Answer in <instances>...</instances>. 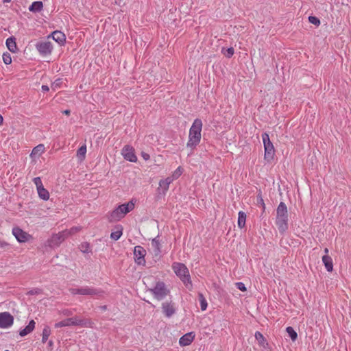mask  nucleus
<instances>
[{
  "mask_svg": "<svg viewBox=\"0 0 351 351\" xmlns=\"http://www.w3.org/2000/svg\"><path fill=\"white\" fill-rule=\"evenodd\" d=\"M35 47L42 56L50 55L53 49L51 42L47 40L36 43Z\"/></svg>",
  "mask_w": 351,
  "mask_h": 351,
  "instance_id": "9",
  "label": "nucleus"
},
{
  "mask_svg": "<svg viewBox=\"0 0 351 351\" xmlns=\"http://www.w3.org/2000/svg\"><path fill=\"white\" fill-rule=\"evenodd\" d=\"M69 291L73 295H80V288H71Z\"/></svg>",
  "mask_w": 351,
  "mask_h": 351,
  "instance_id": "42",
  "label": "nucleus"
},
{
  "mask_svg": "<svg viewBox=\"0 0 351 351\" xmlns=\"http://www.w3.org/2000/svg\"><path fill=\"white\" fill-rule=\"evenodd\" d=\"M63 113L68 115V114H70V110H65L63 111Z\"/></svg>",
  "mask_w": 351,
  "mask_h": 351,
  "instance_id": "45",
  "label": "nucleus"
},
{
  "mask_svg": "<svg viewBox=\"0 0 351 351\" xmlns=\"http://www.w3.org/2000/svg\"><path fill=\"white\" fill-rule=\"evenodd\" d=\"M45 145L43 144H39L33 148L30 154V157L32 158H38L45 152Z\"/></svg>",
  "mask_w": 351,
  "mask_h": 351,
  "instance_id": "21",
  "label": "nucleus"
},
{
  "mask_svg": "<svg viewBox=\"0 0 351 351\" xmlns=\"http://www.w3.org/2000/svg\"><path fill=\"white\" fill-rule=\"evenodd\" d=\"M5 45L8 50L12 53H15L18 51L16 38L14 36H10L6 39Z\"/></svg>",
  "mask_w": 351,
  "mask_h": 351,
  "instance_id": "22",
  "label": "nucleus"
},
{
  "mask_svg": "<svg viewBox=\"0 0 351 351\" xmlns=\"http://www.w3.org/2000/svg\"><path fill=\"white\" fill-rule=\"evenodd\" d=\"M62 82L61 79H57L52 84H51V88L53 90L56 91L58 88H60L61 84Z\"/></svg>",
  "mask_w": 351,
  "mask_h": 351,
  "instance_id": "35",
  "label": "nucleus"
},
{
  "mask_svg": "<svg viewBox=\"0 0 351 351\" xmlns=\"http://www.w3.org/2000/svg\"><path fill=\"white\" fill-rule=\"evenodd\" d=\"M68 237V232L62 230L57 234H53L48 239L47 243L50 247H56L59 246Z\"/></svg>",
  "mask_w": 351,
  "mask_h": 351,
  "instance_id": "8",
  "label": "nucleus"
},
{
  "mask_svg": "<svg viewBox=\"0 0 351 351\" xmlns=\"http://www.w3.org/2000/svg\"><path fill=\"white\" fill-rule=\"evenodd\" d=\"M104 291L92 287L85 286L80 288V295H101Z\"/></svg>",
  "mask_w": 351,
  "mask_h": 351,
  "instance_id": "15",
  "label": "nucleus"
},
{
  "mask_svg": "<svg viewBox=\"0 0 351 351\" xmlns=\"http://www.w3.org/2000/svg\"><path fill=\"white\" fill-rule=\"evenodd\" d=\"M123 228L121 225H116L110 234V239L114 241L119 240L123 234Z\"/></svg>",
  "mask_w": 351,
  "mask_h": 351,
  "instance_id": "19",
  "label": "nucleus"
},
{
  "mask_svg": "<svg viewBox=\"0 0 351 351\" xmlns=\"http://www.w3.org/2000/svg\"><path fill=\"white\" fill-rule=\"evenodd\" d=\"M182 173V169L181 167H178L173 173V179H177Z\"/></svg>",
  "mask_w": 351,
  "mask_h": 351,
  "instance_id": "39",
  "label": "nucleus"
},
{
  "mask_svg": "<svg viewBox=\"0 0 351 351\" xmlns=\"http://www.w3.org/2000/svg\"><path fill=\"white\" fill-rule=\"evenodd\" d=\"M33 182L36 186V189L44 186L40 177H36L33 179Z\"/></svg>",
  "mask_w": 351,
  "mask_h": 351,
  "instance_id": "37",
  "label": "nucleus"
},
{
  "mask_svg": "<svg viewBox=\"0 0 351 351\" xmlns=\"http://www.w3.org/2000/svg\"><path fill=\"white\" fill-rule=\"evenodd\" d=\"M324 251L325 255H328V248H325Z\"/></svg>",
  "mask_w": 351,
  "mask_h": 351,
  "instance_id": "49",
  "label": "nucleus"
},
{
  "mask_svg": "<svg viewBox=\"0 0 351 351\" xmlns=\"http://www.w3.org/2000/svg\"><path fill=\"white\" fill-rule=\"evenodd\" d=\"M149 292L154 295L157 300H162L170 293L169 289L167 287L165 283L162 281L156 282L154 287L149 289Z\"/></svg>",
  "mask_w": 351,
  "mask_h": 351,
  "instance_id": "6",
  "label": "nucleus"
},
{
  "mask_svg": "<svg viewBox=\"0 0 351 351\" xmlns=\"http://www.w3.org/2000/svg\"><path fill=\"white\" fill-rule=\"evenodd\" d=\"M121 154L126 160L132 162H136L137 161L134 149L131 145H125L121 150Z\"/></svg>",
  "mask_w": 351,
  "mask_h": 351,
  "instance_id": "13",
  "label": "nucleus"
},
{
  "mask_svg": "<svg viewBox=\"0 0 351 351\" xmlns=\"http://www.w3.org/2000/svg\"><path fill=\"white\" fill-rule=\"evenodd\" d=\"M64 314L66 315H69L71 313L70 312H69V311H66V312L64 313Z\"/></svg>",
  "mask_w": 351,
  "mask_h": 351,
  "instance_id": "51",
  "label": "nucleus"
},
{
  "mask_svg": "<svg viewBox=\"0 0 351 351\" xmlns=\"http://www.w3.org/2000/svg\"><path fill=\"white\" fill-rule=\"evenodd\" d=\"M5 351H9V350H5Z\"/></svg>",
  "mask_w": 351,
  "mask_h": 351,
  "instance_id": "54",
  "label": "nucleus"
},
{
  "mask_svg": "<svg viewBox=\"0 0 351 351\" xmlns=\"http://www.w3.org/2000/svg\"><path fill=\"white\" fill-rule=\"evenodd\" d=\"M52 345H53V341H52L51 340H50V341H49V346H52Z\"/></svg>",
  "mask_w": 351,
  "mask_h": 351,
  "instance_id": "52",
  "label": "nucleus"
},
{
  "mask_svg": "<svg viewBox=\"0 0 351 351\" xmlns=\"http://www.w3.org/2000/svg\"><path fill=\"white\" fill-rule=\"evenodd\" d=\"M162 311L165 317L170 318L176 312V308L172 301L165 302L162 304Z\"/></svg>",
  "mask_w": 351,
  "mask_h": 351,
  "instance_id": "14",
  "label": "nucleus"
},
{
  "mask_svg": "<svg viewBox=\"0 0 351 351\" xmlns=\"http://www.w3.org/2000/svg\"><path fill=\"white\" fill-rule=\"evenodd\" d=\"M288 211L285 202H280L276 209V225L281 234L288 230Z\"/></svg>",
  "mask_w": 351,
  "mask_h": 351,
  "instance_id": "3",
  "label": "nucleus"
},
{
  "mask_svg": "<svg viewBox=\"0 0 351 351\" xmlns=\"http://www.w3.org/2000/svg\"><path fill=\"white\" fill-rule=\"evenodd\" d=\"M2 58L4 64L8 65L12 63V57L9 53H3Z\"/></svg>",
  "mask_w": 351,
  "mask_h": 351,
  "instance_id": "34",
  "label": "nucleus"
},
{
  "mask_svg": "<svg viewBox=\"0 0 351 351\" xmlns=\"http://www.w3.org/2000/svg\"><path fill=\"white\" fill-rule=\"evenodd\" d=\"M37 192L39 197L41 199L47 201L49 199V193L46 189L44 188V186L38 189Z\"/></svg>",
  "mask_w": 351,
  "mask_h": 351,
  "instance_id": "27",
  "label": "nucleus"
},
{
  "mask_svg": "<svg viewBox=\"0 0 351 351\" xmlns=\"http://www.w3.org/2000/svg\"><path fill=\"white\" fill-rule=\"evenodd\" d=\"M286 331L293 341L297 339L298 334L291 326H288L286 328Z\"/></svg>",
  "mask_w": 351,
  "mask_h": 351,
  "instance_id": "31",
  "label": "nucleus"
},
{
  "mask_svg": "<svg viewBox=\"0 0 351 351\" xmlns=\"http://www.w3.org/2000/svg\"><path fill=\"white\" fill-rule=\"evenodd\" d=\"M222 52L226 57L231 58L234 55V50L232 47H229L226 49H223Z\"/></svg>",
  "mask_w": 351,
  "mask_h": 351,
  "instance_id": "33",
  "label": "nucleus"
},
{
  "mask_svg": "<svg viewBox=\"0 0 351 351\" xmlns=\"http://www.w3.org/2000/svg\"><path fill=\"white\" fill-rule=\"evenodd\" d=\"M43 8V3L42 1H34L29 7L28 10L34 13L40 12Z\"/></svg>",
  "mask_w": 351,
  "mask_h": 351,
  "instance_id": "25",
  "label": "nucleus"
},
{
  "mask_svg": "<svg viewBox=\"0 0 351 351\" xmlns=\"http://www.w3.org/2000/svg\"><path fill=\"white\" fill-rule=\"evenodd\" d=\"M41 89H42V90H43V92H47V91H49V86H47V85H43V86H41Z\"/></svg>",
  "mask_w": 351,
  "mask_h": 351,
  "instance_id": "44",
  "label": "nucleus"
},
{
  "mask_svg": "<svg viewBox=\"0 0 351 351\" xmlns=\"http://www.w3.org/2000/svg\"><path fill=\"white\" fill-rule=\"evenodd\" d=\"M49 37H51L53 40L60 45H63L66 42V36L60 31H54Z\"/></svg>",
  "mask_w": 351,
  "mask_h": 351,
  "instance_id": "17",
  "label": "nucleus"
},
{
  "mask_svg": "<svg viewBox=\"0 0 351 351\" xmlns=\"http://www.w3.org/2000/svg\"><path fill=\"white\" fill-rule=\"evenodd\" d=\"M100 308L103 311H106L107 309V306L106 305L101 306Z\"/></svg>",
  "mask_w": 351,
  "mask_h": 351,
  "instance_id": "48",
  "label": "nucleus"
},
{
  "mask_svg": "<svg viewBox=\"0 0 351 351\" xmlns=\"http://www.w3.org/2000/svg\"><path fill=\"white\" fill-rule=\"evenodd\" d=\"M173 179L168 177L164 180H161L159 182V189H162L163 192L165 193L168 191L170 184L173 182Z\"/></svg>",
  "mask_w": 351,
  "mask_h": 351,
  "instance_id": "24",
  "label": "nucleus"
},
{
  "mask_svg": "<svg viewBox=\"0 0 351 351\" xmlns=\"http://www.w3.org/2000/svg\"><path fill=\"white\" fill-rule=\"evenodd\" d=\"M38 293L37 290H32L29 291L30 294H34V293Z\"/></svg>",
  "mask_w": 351,
  "mask_h": 351,
  "instance_id": "47",
  "label": "nucleus"
},
{
  "mask_svg": "<svg viewBox=\"0 0 351 351\" xmlns=\"http://www.w3.org/2000/svg\"><path fill=\"white\" fill-rule=\"evenodd\" d=\"M86 145H83L77 151V156L80 160H84L86 158Z\"/></svg>",
  "mask_w": 351,
  "mask_h": 351,
  "instance_id": "28",
  "label": "nucleus"
},
{
  "mask_svg": "<svg viewBox=\"0 0 351 351\" xmlns=\"http://www.w3.org/2000/svg\"><path fill=\"white\" fill-rule=\"evenodd\" d=\"M51 335V330L50 328L48 326H46L42 332V342L43 343H46L49 337Z\"/></svg>",
  "mask_w": 351,
  "mask_h": 351,
  "instance_id": "29",
  "label": "nucleus"
},
{
  "mask_svg": "<svg viewBox=\"0 0 351 351\" xmlns=\"http://www.w3.org/2000/svg\"><path fill=\"white\" fill-rule=\"evenodd\" d=\"M262 202H263V207H265V203L263 202V200L261 199Z\"/></svg>",
  "mask_w": 351,
  "mask_h": 351,
  "instance_id": "53",
  "label": "nucleus"
},
{
  "mask_svg": "<svg viewBox=\"0 0 351 351\" xmlns=\"http://www.w3.org/2000/svg\"><path fill=\"white\" fill-rule=\"evenodd\" d=\"M93 324L90 319H82L78 317H73L56 323L54 326L56 328L72 326L93 328Z\"/></svg>",
  "mask_w": 351,
  "mask_h": 351,
  "instance_id": "5",
  "label": "nucleus"
},
{
  "mask_svg": "<svg viewBox=\"0 0 351 351\" xmlns=\"http://www.w3.org/2000/svg\"><path fill=\"white\" fill-rule=\"evenodd\" d=\"M135 203L136 200L132 199L127 203L119 205L108 214V221L110 222H116L121 220L128 213L134 209Z\"/></svg>",
  "mask_w": 351,
  "mask_h": 351,
  "instance_id": "2",
  "label": "nucleus"
},
{
  "mask_svg": "<svg viewBox=\"0 0 351 351\" xmlns=\"http://www.w3.org/2000/svg\"><path fill=\"white\" fill-rule=\"evenodd\" d=\"M80 250L82 253L90 252V245L88 242H83L80 245Z\"/></svg>",
  "mask_w": 351,
  "mask_h": 351,
  "instance_id": "32",
  "label": "nucleus"
},
{
  "mask_svg": "<svg viewBox=\"0 0 351 351\" xmlns=\"http://www.w3.org/2000/svg\"><path fill=\"white\" fill-rule=\"evenodd\" d=\"M12 233L19 243H25L32 239V235L19 227H14Z\"/></svg>",
  "mask_w": 351,
  "mask_h": 351,
  "instance_id": "11",
  "label": "nucleus"
},
{
  "mask_svg": "<svg viewBox=\"0 0 351 351\" xmlns=\"http://www.w3.org/2000/svg\"><path fill=\"white\" fill-rule=\"evenodd\" d=\"M36 322L34 320L32 319L29 321V324L25 326V328L21 329L19 331V335L21 337H25L27 335L31 333L34 329L35 328Z\"/></svg>",
  "mask_w": 351,
  "mask_h": 351,
  "instance_id": "20",
  "label": "nucleus"
},
{
  "mask_svg": "<svg viewBox=\"0 0 351 351\" xmlns=\"http://www.w3.org/2000/svg\"><path fill=\"white\" fill-rule=\"evenodd\" d=\"M198 298L200 303L201 310L202 311H206L208 306V303L206 298H204L202 293H199Z\"/></svg>",
  "mask_w": 351,
  "mask_h": 351,
  "instance_id": "30",
  "label": "nucleus"
},
{
  "mask_svg": "<svg viewBox=\"0 0 351 351\" xmlns=\"http://www.w3.org/2000/svg\"><path fill=\"white\" fill-rule=\"evenodd\" d=\"M146 250L141 245H136L134 248V256L135 263L138 265H145L146 261L145 256Z\"/></svg>",
  "mask_w": 351,
  "mask_h": 351,
  "instance_id": "10",
  "label": "nucleus"
},
{
  "mask_svg": "<svg viewBox=\"0 0 351 351\" xmlns=\"http://www.w3.org/2000/svg\"><path fill=\"white\" fill-rule=\"evenodd\" d=\"M237 289H239V290H241L242 291H246V287H245V285L241 282L237 283Z\"/></svg>",
  "mask_w": 351,
  "mask_h": 351,
  "instance_id": "41",
  "label": "nucleus"
},
{
  "mask_svg": "<svg viewBox=\"0 0 351 351\" xmlns=\"http://www.w3.org/2000/svg\"><path fill=\"white\" fill-rule=\"evenodd\" d=\"M141 156L145 160H148L150 158L149 154L143 152L141 153Z\"/></svg>",
  "mask_w": 351,
  "mask_h": 351,
  "instance_id": "43",
  "label": "nucleus"
},
{
  "mask_svg": "<svg viewBox=\"0 0 351 351\" xmlns=\"http://www.w3.org/2000/svg\"><path fill=\"white\" fill-rule=\"evenodd\" d=\"M152 247L154 250V256L159 257L161 253V245L159 239V235L152 239Z\"/></svg>",
  "mask_w": 351,
  "mask_h": 351,
  "instance_id": "18",
  "label": "nucleus"
},
{
  "mask_svg": "<svg viewBox=\"0 0 351 351\" xmlns=\"http://www.w3.org/2000/svg\"><path fill=\"white\" fill-rule=\"evenodd\" d=\"M172 269L187 289H191L193 288L189 269L184 263L174 262L172 264Z\"/></svg>",
  "mask_w": 351,
  "mask_h": 351,
  "instance_id": "4",
  "label": "nucleus"
},
{
  "mask_svg": "<svg viewBox=\"0 0 351 351\" xmlns=\"http://www.w3.org/2000/svg\"><path fill=\"white\" fill-rule=\"evenodd\" d=\"M246 214L243 211H239L238 213V227L241 229L245 227Z\"/></svg>",
  "mask_w": 351,
  "mask_h": 351,
  "instance_id": "26",
  "label": "nucleus"
},
{
  "mask_svg": "<svg viewBox=\"0 0 351 351\" xmlns=\"http://www.w3.org/2000/svg\"><path fill=\"white\" fill-rule=\"evenodd\" d=\"M202 127V121L197 118L193 121L189 129L186 147L190 149L191 154L193 153L201 142Z\"/></svg>",
  "mask_w": 351,
  "mask_h": 351,
  "instance_id": "1",
  "label": "nucleus"
},
{
  "mask_svg": "<svg viewBox=\"0 0 351 351\" xmlns=\"http://www.w3.org/2000/svg\"><path fill=\"white\" fill-rule=\"evenodd\" d=\"M3 3H10L11 0H2Z\"/></svg>",
  "mask_w": 351,
  "mask_h": 351,
  "instance_id": "50",
  "label": "nucleus"
},
{
  "mask_svg": "<svg viewBox=\"0 0 351 351\" xmlns=\"http://www.w3.org/2000/svg\"><path fill=\"white\" fill-rule=\"evenodd\" d=\"M3 121V118L2 115L0 114V125H2Z\"/></svg>",
  "mask_w": 351,
  "mask_h": 351,
  "instance_id": "46",
  "label": "nucleus"
},
{
  "mask_svg": "<svg viewBox=\"0 0 351 351\" xmlns=\"http://www.w3.org/2000/svg\"><path fill=\"white\" fill-rule=\"evenodd\" d=\"M308 21H309L311 23H312V24H313V25H317V26H318V25H320V21H319V19L317 17H316V16H308Z\"/></svg>",
  "mask_w": 351,
  "mask_h": 351,
  "instance_id": "36",
  "label": "nucleus"
},
{
  "mask_svg": "<svg viewBox=\"0 0 351 351\" xmlns=\"http://www.w3.org/2000/svg\"><path fill=\"white\" fill-rule=\"evenodd\" d=\"M14 323V317L8 312L0 313V328H9Z\"/></svg>",
  "mask_w": 351,
  "mask_h": 351,
  "instance_id": "12",
  "label": "nucleus"
},
{
  "mask_svg": "<svg viewBox=\"0 0 351 351\" xmlns=\"http://www.w3.org/2000/svg\"><path fill=\"white\" fill-rule=\"evenodd\" d=\"M81 230V227H73L69 230H64V232H68V237L79 232Z\"/></svg>",
  "mask_w": 351,
  "mask_h": 351,
  "instance_id": "40",
  "label": "nucleus"
},
{
  "mask_svg": "<svg viewBox=\"0 0 351 351\" xmlns=\"http://www.w3.org/2000/svg\"><path fill=\"white\" fill-rule=\"evenodd\" d=\"M255 338L260 343H262L265 341V337L263 335V334L261 332H260L259 331H256L255 332Z\"/></svg>",
  "mask_w": 351,
  "mask_h": 351,
  "instance_id": "38",
  "label": "nucleus"
},
{
  "mask_svg": "<svg viewBox=\"0 0 351 351\" xmlns=\"http://www.w3.org/2000/svg\"><path fill=\"white\" fill-rule=\"evenodd\" d=\"M322 262L327 271L331 272L333 270V263L330 256L328 255H324L322 256Z\"/></svg>",
  "mask_w": 351,
  "mask_h": 351,
  "instance_id": "23",
  "label": "nucleus"
},
{
  "mask_svg": "<svg viewBox=\"0 0 351 351\" xmlns=\"http://www.w3.org/2000/svg\"><path fill=\"white\" fill-rule=\"evenodd\" d=\"M195 334L194 332H189L182 335L179 339V344L182 347L189 346L194 340Z\"/></svg>",
  "mask_w": 351,
  "mask_h": 351,
  "instance_id": "16",
  "label": "nucleus"
},
{
  "mask_svg": "<svg viewBox=\"0 0 351 351\" xmlns=\"http://www.w3.org/2000/svg\"><path fill=\"white\" fill-rule=\"evenodd\" d=\"M262 139L263 142L264 149H265V156L264 158L267 161H270L274 158L275 149L274 147L269 139V134L266 132L262 134Z\"/></svg>",
  "mask_w": 351,
  "mask_h": 351,
  "instance_id": "7",
  "label": "nucleus"
}]
</instances>
